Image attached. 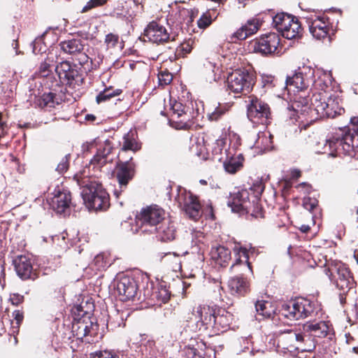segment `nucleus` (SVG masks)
Listing matches in <instances>:
<instances>
[{"instance_id": "1", "label": "nucleus", "mask_w": 358, "mask_h": 358, "mask_svg": "<svg viewBox=\"0 0 358 358\" xmlns=\"http://www.w3.org/2000/svg\"><path fill=\"white\" fill-rule=\"evenodd\" d=\"M264 188L262 180H257L248 189H241L231 196L228 206L233 212L247 215L248 219L264 218L265 211L260 203V196Z\"/></svg>"}, {"instance_id": "2", "label": "nucleus", "mask_w": 358, "mask_h": 358, "mask_svg": "<svg viewBox=\"0 0 358 358\" xmlns=\"http://www.w3.org/2000/svg\"><path fill=\"white\" fill-rule=\"evenodd\" d=\"M194 315L198 319L199 330L208 331L209 336L226 331L234 320L232 313L217 305H199L196 308Z\"/></svg>"}, {"instance_id": "3", "label": "nucleus", "mask_w": 358, "mask_h": 358, "mask_svg": "<svg viewBox=\"0 0 358 358\" xmlns=\"http://www.w3.org/2000/svg\"><path fill=\"white\" fill-rule=\"evenodd\" d=\"M74 180L83 188L82 196L86 206L95 211H106L110 206V196L101 182L85 175V171L76 173Z\"/></svg>"}, {"instance_id": "4", "label": "nucleus", "mask_w": 358, "mask_h": 358, "mask_svg": "<svg viewBox=\"0 0 358 358\" xmlns=\"http://www.w3.org/2000/svg\"><path fill=\"white\" fill-rule=\"evenodd\" d=\"M329 147L332 157L350 155L358 148V117L350 119L347 129H340L327 141L325 147Z\"/></svg>"}, {"instance_id": "5", "label": "nucleus", "mask_w": 358, "mask_h": 358, "mask_svg": "<svg viewBox=\"0 0 358 358\" xmlns=\"http://www.w3.org/2000/svg\"><path fill=\"white\" fill-rule=\"evenodd\" d=\"M92 69L87 70L86 66H78L76 63L69 60L60 62L55 68L59 79L57 80L55 76H52L49 88L56 90L57 87L62 85H65L71 89L79 87L85 83L87 73Z\"/></svg>"}, {"instance_id": "6", "label": "nucleus", "mask_w": 358, "mask_h": 358, "mask_svg": "<svg viewBox=\"0 0 358 358\" xmlns=\"http://www.w3.org/2000/svg\"><path fill=\"white\" fill-rule=\"evenodd\" d=\"M324 273L339 290V301L342 306L347 302V296L355 287L356 282L349 267L341 262L326 260Z\"/></svg>"}, {"instance_id": "7", "label": "nucleus", "mask_w": 358, "mask_h": 358, "mask_svg": "<svg viewBox=\"0 0 358 358\" xmlns=\"http://www.w3.org/2000/svg\"><path fill=\"white\" fill-rule=\"evenodd\" d=\"M310 101L314 110V121L317 119L334 118L345 111L340 104L341 99L335 94L317 92L313 94Z\"/></svg>"}, {"instance_id": "8", "label": "nucleus", "mask_w": 358, "mask_h": 358, "mask_svg": "<svg viewBox=\"0 0 358 358\" xmlns=\"http://www.w3.org/2000/svg\"><path fill=\"white\" fill-rule=\"evenodd\" d=\"M256 79L257 76L253 71L245 69H236L227 76V90L235 94L246 95L252 90Z\"/></svg>"}, {"instance_id": "9", "label": "nucleus", "mask_w": 358, "mask_h": 358, "mask_svg": "<svg viewBox=\"0 0 358 358\" xmlns=\"http://www.w3.org/2000/svg\"><path fill=\"white\" fill-rule=\"evenodd\" d=\"M315 303L306 298L299 297L282 304L280 314L290 320L311 317L315 312Z\"/></svg>"}, {"instance_id": "10", "label": "nucleus", "mask_w": 358, "mask_h": 358, "mask_svg": "<svg viewBox=\"0 0 358 358\" xmlns=\"http://www.w3.org/2000/svg\"><path fill=\"white\" fill-rule=\"evenodd\" d=\"M246 103L247 117L251 122L263 125H268L271 122L272 111L265 101L255 95H250Z\"/></svg>"}, {"instance_id": "11", "label": "nucleus", "mask_w": 358, "mask_h": 358, "mask_svg": "<svg viewBox=\"0 0 358 358\" xmlns=\"http://www.w3.org/2000/svg\"><path fill=\"white\" fill-rule=\"evenodd\" d=\"M59 47L64 53L71 55L73 60L77 61L80 66H86L87 70L92 69V59L85 52V45L81 38L65 40L60 42Z\"/></svg>"}, {"instance_id": "12", "label": "nucleus", "mask_w": 358, "mask_h": 358, "mask_svg": "<svg viewBox=\"0 0 358 358\" xmlns=\"http://www.w3.org/2000/svg\"><path fill=\"white\" fill-rule=\"evenodd\" d=\"M144 37H139V40L145 42L146 37L150 42L156 43L157 45L164 44L169 41H174L176 39L177 34L173 33L162 24L157 20H152L150 22L143 30Z\"/></svg>"}, {"instance_id": "13", "label": "nucleus", "mask_w": 358, "mask_h": 358, "mask_svg": "<svg viewBox=\"0 0 358 358\" xmlns=\"http://www.w3.org/2000/svg\"><path fill=\"white\" fill-rule=\"evenodd\" d=\"M310 99L303 95H296L292 97V103L287 108L289 117L293 122H314V110L312 109L311 103L309 104Z\"/></svg>"}, {"instance_id": "14", "label": "nucleus", "mask_w": 358, "mask_h": 358, "mask_svg": "<svg viewBox=\"0 0 358 358\" xmlns=\"http://www.w3.org/2000/svg\"><path fill=\"white\" fill-rule=\"evenodd\" d=\"M305 69H299L292 76H288L285 80V89L289 95H303L308 97V89L310 85V76Z\"/></svg>"}, {"instance_id": "15", "label": "nucleus", "mask_w": 358, "mask_h": 358, "mask_svg": "<svg viewBox=\"0 0 358 358\" xmlns=\"http://www.w3.org/2000/svg\"><path fill=\"white\" fill-rule=\"evenodd\" d=\"M178 207L182 210L189 218L197 220L201 216V204L197 196L186 189H179L175 198Z\"/></svg>"}, {"instance_id": "16", "label": "nucleus", "mask_w": 358, "mask_h": 358, "mask_svg": "<svg viewBox=\"0 0 358 358\" xmlns=\"http://www.w3.org/2000/svg\"><path fill=\"white\" fill-rule=\"evenodd\" d=\"M280 44V35L275 32H269L256 38L252 43L253 51L262 55H271L278 52Z\"/></svg>"}, {"instance_id": "17", "label": "nucleus", "mask_w": 358, "mask_h": 358, "mask_svg": "<svg viewBox=\"0 0 358 358\" xmlns=\"http://www.w3.org/2000/svg\"><path fill=\"white\" fill-rule=\"evenodd\" d=\"M309 30L317 39L326 38L331 29V23L325 13H311L306 17Z\"/></svg>"}, {"instance_id": "18", "label": "nucleus", "mask_w": 358, "mask_h": 358, "mask_svg": "<svg viewBox=\"0 0 358 358\" xmlns=\"http://www.w3.org/2000/svg\"><path fill=\"white\" fill-rule=\"evenodd\" d=\"M165 219V211L157 205L142 208L136 216L137 224L141 227L143 226L157 227Z\"/></svg>"}, {"instance_id": "19", "label": "nucleus", "mask_w": 358, "mask_h": 358, "mask_svg": "<svg viewBox=\"0 0 358 358\" xmlns=\"http://www.w3.org/2000/svg\"><path fill=\"white\" fill-rule=\"evenodd\" d=\"M136 173V164L132 162V158L129 161L117 163L115 170V178L118 182L120 190L115 189L114 194L119 197L122 192L126 189L127 185Z\"/></svg>"}, {"instance_id": "20", "label": "nucleus", "mask_w": 358, "mask_h": 358, "mask_svg": "<svg viewBox=\"0 0 358 358\" xmlns=\"http://www.w3.org/2000/svg\"><path fill=\"white\" fill-rule=\"evenodd\" d=\"M97 331L98 325L92 320H73L71 325V336H69V338L70 339L73 337L78 341H83L84 338H86L87 342L90 343L87 337L94 336L96 335Z\"/></svg>"}, {"instance_id": "21", "label": "nucleus", "mask_w": 358, "mask_h": 358, "mask_svg": "<svg viewBox=\"0 0 358 358\" xmlns=\"http://www.w3.org/2000/svg\"><path fill=\"white\" fill-rule=\"evenodd\" d=\"M12 262L17 275L22 280H34L37 278L36 271L33 268L32 259L29 254L18 255Z\"/></svg>"}, {"instance_id": "22", "label": "nucleus", "mask_w": 358, "mask_h": 358, "mask_svg": "<svg viewBox=\"0 0 358 358\" xmlns=\"http://www.w3.org/2000/svg\"><path fill=\"white\" fill-rule=\"evenodd\" d=\"M116 289L120 300L127 301L134 299L138 293V286L133 276L124 275L118 280Z\"/></svg>"}, {"instance_id": "23", "label": "nucleus", "mask_w": 358, "mask_h": 358, "mask_svg": "<svg viewBox=\"0 0 358 358\" xmlns=\"http://www.w3.org/2000/svg\"><path fill=\"white\" fill-rule=\"evenodd\" d=\"M231 106L227 103H218L213 110L207 113V119L210 122L218 124L223 130L231 128V116L230 115Z\"/></svg>"}, {"instance_id": "24", "label": "nucleus", "mask_w": 358, "mask_h": 358, "mask_svg": "<svg viewBox=\"0 0 358 358\" xmlns=\"http://www.w3.org/2000/svg\"><path fill=\"white\" fill-rule=\"evenodd\" d=\"M232 250L235 257V262L231 266V269L237 266H242L248 272L252 273V266L249 262V258L250 255L255 252V248L252 246L247 248L240 243H236Z\"/></svg>"}, {"instance_id": "25", "label": "nucleus", "mask_w": 358, "mask_h": 358, "mask_svg": "<svg viewBox=\"0 0 358 358\" xmlns=\"http://www.w3.org/2000/svg\"><path fill=\"white\" fill-rule=\"evenodd\" d=\"M264 16H266V14L260 13L248 20L244 25L240 27L234 34L233 37L238 40H245L248 37L255 34L264 22Z\"/></svg>"}, {"instance_id": "26", "label": "nucleus", "mask_w": 358, "mask_h": 358, "mask_svg": "<svg viewBox=\"0 0 358 358\" xmlns=\"http://www.w3.org/2000/svg\"><path fill=\"white\" fill-rule=\"evenodd\" d=\"M228 289L234 296H245L250 292V281L244 273L234 275L228 280Z\"/></svg>"}, {"instance_id": "27", "label": "nucleus", "mask_w": 358, "mask_h": 358, "mask_svg": "<svg viewBox=\"0 0 358 358\" xmlns=\"http://www.w3.org/2000/svg\"><path fill=\"white\" fill-rule=\"evenodd\" d=\"M303 334L292 329L282 332L278 337V346L290 352L298 350Z\"/></svg>"}, {"instance_id": "28", "label": "nucleus", "mask_w": 358, "mask_h": 358, "mask_svg": "<svg viewBox=\"0 0 358 358\" xmlns=\"http://www.w3.org/2000/svg\"><path fill=\"white\" fill-rule=\"evenodd\" d=\"M50 205L57 213H65L71 205V194L67 189H58L55 191L54 196L51 199Z\"/></svg>"}, {"instance_id": "29", "label": "nucleus", "mask_w": 358, "mask_h": 358, "mask_svg": "<svg viewBox=\"0 0 358 358\" xmlns=\"http://www.w3.org/2000/svg\"><path fill=\"white\" fill-rule=\"evenodd\" d=\"M303 330L304 332L309 333L313 337L325 338L332 334L333 328L329 322H308L303 324Z\"/></svg>"}, {"instance_id": "30", "label": "nucleus", "mask_w": 358, "mask_h": 358, "mask_svg": "<svg viewBox=\"0 0 358 358\" xmlns=\"http://www.w3.org/2000/svg\"><path fill=\"white\" fill-rule=\"evenodd\" d=\"M156 238L162 243H168L176 238V230L173 222L165 219L159 225L155 228Z\"/></svg>"}, {"instance_id": "31", "label": "nucleus", "mask_w": 358, "mask_h": 358, "mask_svg": "<svg viewBox=\"0 0 358 358\" xmlns=\"http://www.w3.org/2000/svg\"><path fill=\"white\" fill-rule=\"evenodd\" d=\"M210 254L214 262L221 267H227L231 260V250L224 245L212 247Z\"/></svg>"}, {"instance_id": "32", "label": "nucleus", "mask_w": 358, "mask_h": 358, "mask_svg": "<svg viewBox=\"0 0 358 358\" xmlns=\"http://www.w3.org/2000/svg\"><path fill=\"white\" fill-rule=\"evenodd\" d=\"M244 162V156L240 153L227 157L224 162L223 166L226 172L229 174H235L243 168Z\"/></svg>"}, {"instance_id": "33", "label": "nucleus", "mask_w": 358, "mask_h": 358, "mask_svg": "<svg viewBox=\"0 0 358 358\" xmlns=\"http://www.w3.org/2000/svg\"><path fill=\"white\" fill-rule=\"evenodd\" d=\"M281 34L287 39H294L302 35L303 28L298 18L292 15V20L284 27Z\"/></svg>"}, {"instance_id": "34", "label": "nucleus", "mask_w": 358, "mask_h": 358, "mask_svg": "<svg viewBox=\"0 0 358 358\" xmlns=\"http://www.w3.org/2000/svg\"><path fill=\"white\" fill-rule=\"evenodd\" d=\"M93 311V303H88L87 301L85 302V303L82 302L78 305H76L71 309L72 314L73 315V320H92L91 316L92 315Z\"/></svg>"}, {"instance_id": "35", "label": "nucleus", "mask_w": 358, "mask_h": 358, "mask_svg": "<svg viewBox=\"0 0 358 358\" xmlns=\"http://www.w3.org/2000/svg\"><path fill=\"white\" fill-rule=\"evenodd\" d=\"M55 57V55L52 52L47 54L46 57L40 62L37 69L36 73L38 76L43 78H48L50 76H51L50 78L54 76L52 75V67L56 62Z\"/></svg>"}, {"instance_id": "36", "label": "nucleus", "mask_w": 358, "mask_h": 358, "mask_svg": "<svg viewBox=\"0 0 358 358\" xmlns=\"http://www.w3.org/2000/svg\"><path fill=\"white\" fill-rule=\"evenodd\" d=\"M141 149V143L138 141L137 134L129 131L125 134L122 138V150H131L136 152Z\"/></svg>"}, {"instance_id": "37", "label": "nucleus", "mask_w": 358, "mask_h": 358, "mask_svg": "<svg viewBox=\"0 0 358 358\" xmlns=\"http://www.w3.org/2000/svg\"><path fill=\"white\" fill-rule=\"evenodd\" d=\"M333 78L329 73L322 71L320 73L317 78L313 82V86L319 92H325L329 94V90L331 89Z\"/></svg>"}, {"instance_id": "38", "label": "nucleus", "mask_w": 358, "mask_h": 358, "mask_svg": "<svg viewBox=\"0 0 358 358\" xmlns=\"http://www.w3.org/2000/svg\"><path fill=\"white\" fill-rule=\"evenodd\" d=\"M255 309L257 315L261 316L259 320L270 318L275 313L272 303L265 300H258L255 303Z\"/></svg>"}, {"instance_id": "39", "label": "nucleus", "mask_w": 358, "mask_h": 358, "mask_svg": "<svg viewBox=\"0 0 358 358\" xmlns=\"http://www.w3.org/2000/svg\"><path fill=\"white\" fill-rule=\"evenodd\" d=\"M162 262L171 271L178 272L181 270L182 265L180 255L175 252H168L162 258Z\"/></svg>"}, {"instance_id": "40", "label": "nucleus", "mask_w": 358, "mask_h": 358, "mask_svg": "<svg viewBox=\"0 0 358 358\" xmlns=\"http://www.w3.org/2000/svg\"><path fill=\"white\" fill-rule=\"evenodd\" d=\"M171 109L173 110V118L178 119V122L187 125V122L189 120L191 115L187 113L188 108L180 102H176L173 104Z\"/></svg>"}, {"instance_id": "41", "label": "nucleus", "mask_w": 358, "mask_h": 358, "mask_svg": "<svg viewBox=\"0 0 358 358\" xmlns=\"http://www.w3.org/2000/svg\"><path fill=\"white\" fill-rule=\"evenodd\" d=\"M36 103L41 108H55L56 105L59 104L58 99L56 97V94L53 92L44 93L42 96L38 97Z\"/></svg>"}, {"instance_id": "42", "label": "nucleus", "mask_w": 358, "mask_h": 358, "mask_svg": "<svg viewBox=\"0 0 358 358\" xmlns=\"http://www.w3.org/2000/svg\"><path fill=\"white\" fill-rule=\"evenodd\" d=\"M195 45L194 38H189L181 43L176 49L174 57L176 59L184 58L189 55Z\"/></svg>"}, {"instance_id": "43", "label": "nucleus", "mask_w": 358, "mask_h": 358, "mask_svg": "<svg viewBox=\"0 0 358 358\" xmlns=\"http://www.w3.org/2000/svg\"><path fill=\"white\" fill-rule=\"evenodd\" d=\"M266 17H268V15H266ZM269 17L273 20L274 27L280 33L283 31L286 24L292 20V15L285 13H277L275 15L271 14Z\"/></svg>"}, {"instance_id": "44", "label": "nucleus", "mask_w": 358, "mask_h": 358, "mask_svg": "<svg viewBox=\"0 0 358 358\" xmlns=\"http://www.w3.org/2000/svg\"><path fill=\"white\" fill-rule=\"evenodd\" d=\"M122 93L121 89H114L113 87H106L103 91L99 93L96 97V102L100 104L103 102H106L112 98L119 96Z\"/></svg>"}, {"instance_id": "45", "label": "nucleus", "mask_w": 358, "mask_h": 358, "mask_svg": "<svg viewBox=\"0 0 358 358\" xmlns=\"http://www.w3.org/2000/svg\"><path fill=\"white\" fill-rule=\"evenodd\" d=\"M215 64L206 60L202 67H201V73L206 78V80H215Z\"/></svg>"}, {"instance_id": "46", "label": "nucleus", "mask_w": 358, "mask_h": 358, "mask_svg": "<svg viewBox=\"0 0 358 358\" xmlns=\"http://www.w3.org/2000/svg\"><path fill=\"white\" fill-rule=\"evenodd\" d=\"M316 347L314 339L309 336H303V340L300 341L298 352H313Z\"/></svg>"}, {"instance_id": "47", "label": "nucleus", "mask_w": 358, "mask_h": 358, "mask_svg": "<svg viewBox=\"0 0 358 358\" xmlns=\"http://www.w3.org/2000/svg\"><path fill=\"white\" fill-rule=\"evenodd\" d=\"M125 7L124 3L120 1L115 3L109 15L112 17L122 18L124 17Z\"/></svg>"}, {"instance_id": "48", "label": "nucleus", "mask_w": 358, "mask_h": 358, "mask_svg": "<svg viewBox=\"0 0 358 358\" xmlns=\"http://www.w3.org/2000/svg\"><path fill=\"white\" fill-rule=\"evenodd\" d=\"M120 36L117 34L109 33L106 35L104 43L107 49H114L119 43Z\"/></svg>"}, {"instance_id": "49", "label": "nucleus", "mask_w": 358, "mask_h": 358, "mask_svg": "<svg viewBox=\"0 0 358 358\" xmlns=\"http://www.w3.org/2000/svg\"><path fill=\"white\" fill-rule=\"evenodd\" d=\"M213 22L211 14L209 11L203 13L197 20L199 28L205 29L208 27Z\"/></svg>"}, {"instance_id": "50", "label": "nucleus", "mask_w": 358, "mask_h": 358, "mask_svg": "<svg viewBox=\"0 0 358 358\" xmlns=\"http://www.w3.org/2000/svg\"><path fill=\"white\" fill-rule=\"evenodd\" d=\"M108 1L109 0H90L87 2L86 5L82 8L80 12L82 13H84L90 11L93 8L102 7L106 5Z\"/></svg>"}, {"instance_id": "51", "label": "nucleus", "mask_w": 358, "mask_h": 358, "mask_svg": "<svg viewBox=\"0 0 358 358\" xmlns=\"http://www.w3.org/2000/svg\"><path fill=\"white\" fill-rule=\"evenodd\" d=\"M159 84L162 86L169 85L173 80V75L166 69L158 73Z\"/></svg>"}, {"instance_id": "52", "label": "nucleus", "mask_w": 358, "mask_h": 358, "mask_svg": "<svg viewBox=\"0 0 358 358\" xmlns=\"http://www.w3.org/2000/svg\"><path fill=\"white\" fill-rule=\"evenodd\" d=\"M93 264L96 270L101 271L108 267V262L103 255H98L94 257Z\"/></svg>"}, {"instance_id": "53", "label": "nucleus", "mask_w": 358, "mask_h": 358, "mask_svg": "<svg viewBox=\"0 0 358 358\" xmlns=\"http://www.w3.org/2000/svg\"><path fill=\"white\" fill-rule=\"evenodd\" d=\"M90 358H120L119 355L110 350H100L92 354Z\"/></svg>"}, {"instance_id": "54", "label": "nucleus", "mask_w": 358, "mask_h": 358, "mask_svg": "<svg viewBox=\"0 0 358 358\" xmlns=\"http://www.w3.org/2000/svg\"><path fill=\"white\" fill-rule=\"evenodd\" d=\"M122 321V319L119 316L118 313H116L114 316H108L107 327L113 330L120 326Z\"/></svg>"}, {"instance_id": "55", "label": "nucleus", "mask_w": 358, "mask_h": 358, "mask_svg": "<svg viewBox=\"0 0 358 358\" xmlns=\"http://www.w3.org/2000/svg\"><path fill=\"white\" fill-rule=\"evenodd\" d=\"M69 159H70V155H66L64 157L62 158L61 161L58 164L56 171L62 174L66 172L69 167Z\"/></svg>"}, {"instance_id": "56", "label": "nucleus", "mask_w": 358, "mask_h": 358, "mask_svg": "<svg viewBox=\"0 0 358 358\" xmlns=\"http://www.w3.org/2000/svg\"><path fill=\"white\" fill-rule=\"evenodd\" d=\"M42 37L37 38L33 42V52L34 54L43 53L46 51V45L43 43Z\"/></svg>"}, {"instance_id": "57", "label": "nucleus", "mask_w": 358, "mask_h": 358, "mask_svg": "<svg viewBox=\"0 0 358 358\" xmlns=\"http://www.w3.org/2000/svg\"><path fill=\"white\" fill-rule=\"evenodd\" d=\"M184 353L186 358H203L200 352L194 347H185Z\"/></svg>"}, {"instance_id": "58", "label": "nucleus", "mask_w": 358, "mask_h": 358, "mask_svg": "<svg viewBox=\"0 0 358 358\" xmlns=\"http://www.w3.org/2000/svg\"><path fill=\"white\" fill-rule=\"evenodd\" d=\"M107 162V158H106L101 152L97 150L96 154L93 157L90 161V164L99 166L101 167L104 166Z\"/></svg>"}, {"instance_id": "59", "label": "nucleus", "mask_w": 358, "mask_h": 358, "mask_svg": "<svg viewBox=\"0 0 358 358\" xmlns=\"http://www.w3.org/2000/svg\"><path fill=\"white\" fill-rule=\"evenodd\" d=\"M153 295L157 300L161 301L164 303H167L171 297V294L166 289H161Z\"/></svg>"}, {"instance_id": "60", "label": "nucleus", "mask_w": 358, "mask_h": 358, "mask_svg": "<svg viewBox=\"0 0 358 358\" xmlns=\"http://www.w3.org/2000/svg\"><path fill=\"white\" fill-rule=\"evenodd\" d=\"M13 317L15 321V326H14L13 328L16 329V330L13 331V334H15V332L19 331L20 324L22 323L24 318L23 313L19 310H15L13 313Z\"/></svg>"}, {"instance_id": "61", "label": "nucleus", "mask_w": 358, "mask_h": 358, "mask_svg": "<svg viewBox=\"0 0 358 358\" xmlns=\"http://www.w3.org/2000/svg\"><path fill=\"white\" fill-rule=\"evenodd\" d=\"M318 205V201L315 199L307 197L303 199V207L309 210L313 211Z\"/></svg>"}, {"instance_id": "62", "label": "nucleus", "mask_w": 358, "mask_h": 358, "mask_svg": "<svg viewBox=\"0 0 358 358\" xmlns=\"http://www.w3.org/2000/svg\"><path fill=\"white\" fill-rule=\"evenodd\" d=\"M262 83L264 87H274L277 83V79L273 76H264L262 78Z\"/></svg>"}, {"instance_id": "63", "label": "nucleus", "mask_w": 358, "mask_h": 358, "mask_svg": "<svg viewBox=\"0 0 358 358\" xmlns=\"http://www.w3.org/2000/svg\"><path fill=\"white\" fill-rule=\"evenodd\" d=\"M113 150L112 143L110 141L107 140L104 142V144L102 148H99L98 151L101 152V153L107 158L108 156L111 153Z\"/></svg>"}, {"instance_id": "64", "label": "nucleus", "mask_w": 358, "mask_h": 358, "mask_svg": "<svg viewBox=\"0 0 358 358\" xmlns=\"http://www.w3.org/2000/svg\"><path fill=\"white\" fill-rule=\"evenodd\" d=\"M204 141V140H203ZM206 148V143L203 142V146L200 148V150L196 152V155L203 161L210 159V155L207 152Z\"/></svg>"}]
</instances>
